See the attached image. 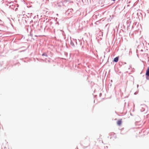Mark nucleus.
I'll return each mask as SVG.
<instances>
[{
	"label": "nucleus",
	"mask_w": 149,
	"mask_h": 149,
	"mask_svg": "<svg viewBox=\"0 0 149 149\" xmlns=\"http://www.w3.org/2000/svg\"><path fill=\"white\" fill-rule=\"evenodd\" d=\"M122 123V119L119 120L117 122V124L118 125L120 126Z\"/></svg>",
	"instance_id": "1"
},
{
	"label": "nucleus",
	"mask_w": 149,
	"mask_h": 149,
	"mask_svg": "<svg viewBox=\"0 0 149 149\" xmlns=\"http://www.w3.org/2000/svg\"><path fill=\"white\" fill-rule=\"evenodd\" d=\"M146 75L147 76H149V68L148 67L146 70Z\"/></svg>",
	"instance_id": "2"
},
{
	"label": "nucleus",
	"mask_w": 149,
	"mask_h": 149,
	"mask_svg": "<svg viewBox=\"0 0 149 149\" xmlns=\"http://www.w3.org/2000/svg\"><path fill=\"white\" fill-rule=\"evenodd\" d=\"M118 57H116L114 59V61L116 62H117L118 61Z\"/></svg>",
	"instance_id": "3"
},
{
	"label": "nucleus",
	"mask_w": 149,
	"mask_h": 149,
	"mask_svg": "<svg viewBox=\"0 0 149 149\" xmlns=\"http://www.w3.org/2000/svg\"><path fill=\"white\" fill-rule=\"evenodd\" d=\"M42 56H47V54L45 53H44L42 54Z\"/></svg>",
	"instance_id": "4"
}]
</instances>
